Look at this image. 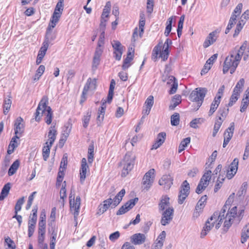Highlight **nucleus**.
Returning a JSON list of instances; mask_svg holds the SVG:
<instances>
[{
  "label": "nucleus",
  "instance_id": "obj_1",
  "mask_svg": "<svg viewBox=\"0 0 249 249\" xmlns=\"http://www.w3.org/2000/svg\"><path fill=\"white\" fill-rule=\"evenodd\" d=\"M247 41H245L238 49L235 47L230 52L229 55L226 57L224 62L223 73H226L229 70H230L231 74L235 71L245 51L247 49Z\"/></svg>",
  "mask_w": 249,
  "mask_h": 249
},
{
  "label": "nucleus",
  "instance_id": "obj_2",
  "mask_svg": "<svg viewBox=\"0 0 249 249\" xmlns=\"http://www.w3.org/2000/svg\"><path fill=\"white\" fill-rule=\"evenodd\" d=\"M135 159V156L132 152H127L125 154L124 159L119 164L120 166L123 167L121 174L122 177H126L132 170Z\"/></svg>",
  "mask_w": 249,
  "mask_h": 249
},
{
  "label": "nucleus",
  "instance_id": "obj_3",
  "mask_svg": "<svg viewBox=\"0 0 249 249\" xmlns=\"http://www.w3.org/2000/svg\"><path fill=\"white\" fill-rule=\"evenodd\" d=\"M207 91L206 88H197L191 93L189 98L192 101L196 102V110L202 105Z\"/></svg>",
  "mask_w": 249,
  "mask_h": 249
},
{
  "label": "nucleus",
  "instance_id": "obj_4",
  "mask_svg": "<svg viewBox=\"0 0 249 249\" xmlns=\"http://www.w3.org/2000/svg\"><path fill=\"white\" fill-rule=\"evenodd\" d=\"M211 175L212 171L208 170L202 176L196 190V192L197 194H201L208 186Z\"/></svg>",
  "mask_w": 249,
  "mask_h": 249
},
{
  "label": "nucleus",
  "instance_id": "obj_5",
  "mask_svg": "<svg viewBox=\"0 0 249 249\" xmlns=\"http://www.w3.org/2000/svg\"><path fill=\"white\" fill-rule=\"evenodd\" d=\"M69 200L70 210L71 212H74V217L75 218L78 215L79 213V209L81 205V198L79 196H77L76 197V199L74 200V196L72 195V192H71L69 196Z\"/></svg>",
  "mask_w": 249,
  "mask_h": 249
},
{
  "label": "nucleus",
  "instance_id": "obj_6",
  "mask_svg": "<svg viewBox=\"0 0 249 249\" xmlns=\"http://www.w3.org/2000/svg\"><path fill=\"white\" fill-rule=\"evenodd\" d=\"M155 169H150L145 174L142 179V187L144 189L148 190L152 186L155 178Z\"/></svg>",
  "mask_w": 249,
  "mask_h": 249
},
{
  "label": "nucleus",
  "instance_id": "obj_7",
  "mask_svg": "<svg viewBox=\"0 0 249 249\" xmlns=\"http://www.w3.org/2000/svg\"><path fill=\"white\" fill-rule=\"evenodd\" d=\"M48 104V98L47 96H44L38 104L35 113V120L38 122L40 120L41 116L44 112H45V107Z\"/></svg>",
  "mask_w": 249,
  "mask_h": 249
},
{
  "label": "nucleus",
  "instance_id": "obj_8",
  "mask_svg": "<svg viewBox=\"0 0 249 249\" xmlns=\"http://www.w3.org/2000/svg\"><path fill=\"white\" fill-rule=\"evenodd\" d=\"M138 201V198L137 197L129 200L120 208L119 210L117 212L116 214L117 215H119L126 213L131 210L136 205Z\"/></svg>",
  "mask_w": 249,
  "mask_h": 249
},
{
  "label": "nucleus",
  "instance_id": "obj_9",
  "mask_svg": "<svg viewBox=\"0 0 249 249\" xmlns=\"http://www.w3.org/2000/svg\"><path fill=\"white\" fill-rule=\"evenodd\" d=\"M173 214L174 208L172 207H169L164 211L162 213L161 224L163 226L168 224L173 219Z\"/></svg>",
  "mask_w": 249,
  "mask_h": 249
},
{
  "label": "nucleus",
  "instance_id": "obj_10",
  "mask_svg": "<svg viewBox=\"0 0 249 249\" xmlns=\"http://www.w3.org/2000/svg\"><path fill=\"white\" fill-rule=\"evenodd\" d=\"M113 203L114 202L111 198H109L104 200L103 202V204H101L99 206L97 214L101 215L104 213L110 207L112 209L115 208L116 206H114Z\"/></svg>",
  "mask_w": 249,
  "mask_h": 249
},
{
  "label": "nucleus",
  "instance_id": "obj_11",
  "mask_svg": "<svg viewBox=\"0 0 249 249\" xmlns=\"http://www.w3.org/2000/svg\"><path fill=\"white\" fill-rule=\"evenodd\" d=\"M146 240V236L141 233L134 234L130 237L131 242L135 245L143 244Z\"/></svg>",
  "mask_w": 249,
  "mask_h": 249
},
{
  "label": "nucleus",
  "instance_id": "obj_12",
  "mask_svg": "<svg viewBox=\"0 0 249 249\" xmlns=\"http://www.w3.org/2000/svg\"><path fill=\"white\" fill-rule=\"evenodd\" d=\"M238 159L235 158L229 166L227 172V177L228 179L232 178L237 172L238 166Z\"/></svg>",
  "mask_w": 249,
  "mask_h": 249
},
{
  "label": "nucleus",
  "instance_id": "obj_13",
  "mask_svg": "<svg viewBox=\"0 0 249 249\" xmlns=\"http://www.w3.org/2000/svg\"><path fill=\"white\" fill-rule=\"evenodd\" d=\"M219 32L216 30L210 33L203 43V47L207 48L215 42Z\"/></svg>",
  "mask_w": 249,
  "mask_h": 249
},
{
  "label": "nucleus",
  "instance_id": "obj_14",
  "mask_svg": "<svg viewBox=\"0 0 249 249\" xmlns=\"http://www.w3.org/2000/svg\"><path fill=\"white\" fill-rule=\"evenodd\" d=\"M173 178L170 175H163L159 180V183L160 185L164 186V188L169 189L173 184Z\"/></svg>",
  "mask_w": 249,
  "mask_h": 249
},
{
  "label": "nucleus",
  "instance_id": "obj_15",
  "mask_svg": "<svg viewBox=\"0 0 249 249\" xmlns=\"http://www.w3.org/2000/svg\"><path fill=\"white\" fill-rule=\"evenodd\" d=\"M15 128V134L18 135V134H21L24 131V124L23 119L21 117L17 118L15 121L14 124Z\"/></svg>",
  "mask_w": 249,
  "mask_h": 249
},
{
  "label": "nucleus",
  "instance_id": "obj_16",
  "mask_svg": "<svg viewBox=\"0 0 249 249\" xmlns=\"http://www.w3.org/2000/svg\"><path fill=\"white\" fill-rule=\"evenodd\" d=\"M166 139V133L160 132L158 134L155 142L153 144L151 149H157L164 142Z\"/></svg>",
  "mask_w": 249,
  "mask_h": 249
},
{
  "label": "nucleus",
  "instance_id": "obj_17",
  "mask_svg": "<svg viewBox=\"0 0 249 249\" xmlns=\"http://www.w3.org/2000/svg\"><path fill=\"white\" fill-rule=\"evenodd\" d=\"M170 198L167 196H163L160 198V201L159 203V211H164L165 209L170 207Z\"/></svg>",
  "mask_w": 249,
  "mask_h": 249
},
{
  "label": "nucleus",
  "instance_id": "obj_18",
  "mask_svg": "<svg viewBox=\"0 0 249 249\" xmlns=\"http://www.w3.org/2000/svg\"><path fill=\"white\" fill-rule=\"evenodd\" d=\"M96 79L94 78L92 79L90 78H89L84 86L83 91H84V93H88V91L89 89H96Z\"/></svg>",
  "mask_w": 249,
  "mask_h": 249
},
{
  "label": "nucleus",
  "instance_id": "obj_19",
  "mask_svg": "<svg viewBox=\"0 0 249 249\" xmlns=\"http://www.w3.org/2000/svg\"><path fill=\"white\" fill-rule=\"evenodd\" d=\"M19 138V137H18V135H15V136L12 138L7 149L8 154L10 155L12 154L14 152L15 149L18 147V143L16 140Z\"/></svg>",
  "mask_w": 249,
  "mask_h": 249
},
{
  "label": "nucleus",
  "instance_id": "obj_20",
  "mask_svg": "<svg viewBox=\"0 0 249 249\" xmlns=\"http://www.w3.org/2000/svg\"><path fill=\"white\" fill-rule=\"evenodd\" d=\"M220 97H215L211 105L210 109L209 111V116H211L215 111L220 103Z\"/></svg>",
  "mask_w": 249,
  "mask_h": 249
},
{
  "label": "nucleus",
  "instance_id": "obj_21",
  "mask_svg": "<svg viewBox=\"0 0 249 249\" xmlns=\"http://www.w3.org/2000/svg\"><path fill=\"white\" fill-rule=\"evenodd\" d=\"M43 114L45 116V122L47 124H51L53 118V111L50 107L46 105L45 107V112Z\"/></svg>",
  "mask_w": 249,
  "mask_h": 249
},
{
  "label": "nucleus",
  "instance_id": "obj_22",
  "mask_svg": "<svg viewBox=\"0 0 249 249\" xmlns=\"http://www.w3.org/2000/svg\"><path fill=\"white\" fill-rule=\"evenodd\" d=\"M57 135V131L54 129V125L51 126L49 128L48 132V141L49 144L53 145V143L55 141Z\"/></svg>",
  "mask_w": 249,
  "mask_h": 249
},
{
  "label": "nucleus",
  "instance_id": "obj_23",
  "mask_svg": "<svg viewBox=\"0 0 249 249\" xmlns=\"http://www.w3.org/2000/svg\"><path fill=\"white\" fill-rule=\"evenodd\" d=\"M234 130V123L232 122L230 124V126L226 130L224 133V138L230 141L233 136Z\"/></svg>",
  "mask_w": 249,
  "mask_h": 249
},
{
  "label": "nucleus",
  "instance_id": "obj_24",
  "mask_svg": "<svg viewBox=\"0 0 249 249\" xmlns=\"http://www.w3.org/2000/svg\"><path fill=\"white\" fill-rule=\"evenodd\" d=\"M125 193V190L123 189L117 194L113 199H112L114 202V206H117L119 204L122 200L123 197L124 196Z\"/></svg>",
  "mask_w": 249,
  "mask_h": 249
},
{
  "label": "nucleus",
  "instance_id": "obj_25",
  "mask_svg": "<svg viewBox=\"0 0 249 249\" xmlns=\"http://www.w3.org/2000/svg\"><path fill=\"white\" fill-rule=\"evenodd\" d=\"M46 145L43 147L42 149V156L45 161H46L49 157L50 149L52 146L50 144H49V142H47L45 143Z\"/></svg>",
  "mask_w": 249,
  "mask_h": 249
},
{
  "label": "nucleus",
  "instance_id": "obj_26",
  "mask_svg": "<svg viewBox=\"0 0 249 249\" xmlns=\"http://www.w3.org/2000/svg\"><path fill=\"white\" fill-rule=\"evenodd\" d=\"M181 102V96L179 95H176L173 97L171 105L169 106L170 110H174L175 107L178 105Z\"/></svg>",
  "mask_w": 249,
  "mask_h": 249
},
{
  "label": "nucleus",
  "instance_id": "obj_27",
  "mask_svg": "<svg viewBox=\"0 0 249 249\" xmlns=\"http://www.w3.org/2000/svg\"><path fill=\"white\" fill-rule=\"evenodd\" d=\"M10 188L11 184L10 183H7L4 185L0 195V200L4 199L7 196Z\"/></svg>",
  "mask_w": 249,
  "mask_h": 249
},
{
  "label": "nucleus",
  "instance_id": "obj_28",
  "mask_svg": "<svg viewBox=\"0 0 249 249\" xmlns=\"http://www.w3.org/2000/svg\"><path fill=\"white\" fill-rule=\"evenodd\" d=\"M19 166V161L18 160H15L10 167L8 170V175L11 176L16 173Z\"/></svg>",
  "mask_w": 249,
  "mask_h": 249
},
{
  "label": "nucleus",
  "instance_id": "obj_29",
  "mask_svg": "<svg viewBox=\"0 0 249 249\" xmlns=\"http://www.w3.org/2000/svg\"><path fill=\"white\" fill-rule=\"evenodd\" d=\"M162 45L160 43L158 44L153 49L152 54V59L156 61L158 58V55L161 52Z\"/></svg>",
  "mask_w": 249,
  "mask_h": 249
},
{
  "label": "nucleus",
  "instance_id": "obj_30",
  "mask_svg": "<svg viewBox=\"0 0 249 249\" xmlns=\"http://www.w3.org/2000/svg\"><path fill=\"white\" fill-rule=\"evenodd\" d=\"M66 186V184L65 181L62 184V188L60 191V199L62 200V201H60V202L63 206L64 205L65 199L67 197Z\"/></svg>",
  "mask_w": 249,
  "mask_h": 249
},
{
  "label": "nucleus",
  "instance_id": "obj_31",
  "mask_svg": "<svg viewBox=\"0 0 249 249\" xmlns=\"http://www.w3.org/2000/svg\"><path fill=\"white\" fill-rule=\"evenodd\" d=\"M111 6V5L110 1H107L106 2V5L105 6L102 14L101 15L102 18H106L108 17Z\"/></svg>",
  "mask_w": 249,
  "mask_h": 249
},
{
  "label": "nucleus",
  "instance_id": "obj_32",
  "mask_svg": "<svg viewBox=\"0 0 249 249\" xmlns=\"http://www.w3.org/2000/svg\"><path fill=\"white\" fill-rule=\"evenodd\" d=\"M48 47L49 45L47 44V43L43 42L42 47L40 48L38 52L37 57L42 59L46 53Z\"/></svg>",
  "mask_w": 249,
  "mask_h": 249
},
{
  "label": "nucleus",
  "instance_id": "obj_33",
  "mask_svg": "<svg viewBox=\"0 0 249 249\" xmlns=\"http://www.w3.org/2000/svg\"><path fill=\"white\" fill-rule=\"evenodd\" d=\"M190 185L187 180H184L180 186L179 193L182 194H189L190 193Z\"/></svg>",
  "mask_w": 249,
  "mask_h": 249
},
{
  "label": "nucleus",
  "instance_id": "obj_34",
  "mask_svg": "<svg viewBox=\"0 0 249 249\" xmlns=\"http://www.w3.org/2000/svg\"><path fill=\"white\" fill-rule=\"evenodd\" d=\"M240 95L239 92L233 90L232 94L230 99V102L228 103V107H231L238 100Z\"/></svg>",
  "mask_w": 249,
  "mask_h": 249
},
{
  "label": "nucleus",
  "instance_id": "obj_35",
  "mask_svg": "<svg viewBox=\"0 0 249 249\" xmlns=\"http://www.w3.org/2000/svg\"><path fill=\"white\" fill-rule=\"evenodd\" d=\"M190 138L187 137L185 139H184L181 142L178 146V153H181L184 150L185 147H186L187 146V145L190 142Z\"/></svg>",
  "mask_w": 249,
  "mask_h": 249
},
{
  "label": "nucleus",
  "instance_id": "obj_36",
  "mask_svg": "<svg viewBox=\"0 0 249 249\" xmlns=\"http://www.w3.org/2000/svg\"><path fill=\"white\" fill-rule=\"evenodd\" d=\"M49 232L51 233V242H54L56 243V238L57 234V230L56 229L55 227L52 226L50 229H49Z\"/></svg>",
  "mask_w": 249,
  "mask_h": 249
},
{
  "label": "nucleus",
  "instance_id": "obj_37",
  "mask_svg": "<svg viewBox=\"0 0 249 249\" xmlns=\"http://www.w3.org/2000/svg\"><path fill=\"white\" fill-rule=\"evenodd\" d=\"M55 38V35L53 33V31H46L45 41L43 42L47 43L49 45V43Z\"/></svg>",
  "mask_w": 249,
  "mask_h": 249
},
{
  "label": "nucleus",
  "instance_id": "obj_38",
  "mask_svg": "<svg viewBox=\"0 0 249 249\" xmlns=\"http://www.w3.org/2000/svg\"><path fill=\"white\" fill-rule=\"evenodd\" d=\"M179 123V114L175 113L171 116V124L173 126H177Z\"/></svg>",
  "mask_w": 249,
  "mask_h": 249
},
{
  "label": "nucleus",
  "instance_id": "obj_39",
  "mask_svg": "<svg viewBox=\"0 0 249 249\" xmlns=\"http://www.w3.org/2000/svg\"><path fill=\"white\" fill-rule=\"evenodd\" d=\"M139 21V35L140 37H141L144 32V26L145 25V18L144 15H141Z\"/></svg>",
  "mask_w": 249,
  "mask_h": 249
},
{
  "label": "nucleus",
  "instance_id": "obj_40",
  "mask_svg": "<svg viewBox=\"0 0 249 249\" xmlns=\"http://www.w3.org/2000/svg\"><path fill=\"white\" fill-rule=\"evenodd\" d=\"M173 20V17L169 18L166 22V27L164 32V35L166 36H168L172 30V24Z\"/></svg>",
  "mask_w": 249,
  "mask_h": 249
},
{
  "label": "nucleus",
  "instance_id": "obj_41",
  "mask_svg": "<svg viewBox=\"0 0 249 249\" xmlns=\"http://www.w3.org/2000/svg\"><path fill=\"white\" fill-rule=\"evenodd\" d=\"M12 101L10 98L5 99L3 104V113L6 115L9 111L11 105Z\"/></svg>",
  "mask_w": 249,
  "mask_h": 249
},
{
  "label": "nucleus",
  "instance_id": "obj_42",
  "mask_svg": "<svg viewBox=\"0 0 249 249\" xmlns=\"http://www.w3.org/2000/svg\"><path fill=\"white\" fill-rule=\"evenodd\" d=\"M91 112H87L86 114L85 115L82 119L83 126L86 128L89 125V122L90 119Z\"/></svg>",
  "mask_w": 249,
  "mask_h": 249
},
{
  "label": "nucleus",
  "instance_id": "obj_43",
  "mask_svg": "<svg viewBox=\"0 0 249 249\" xmlns=\"http://www.w3.org/2000/svg\"><path fill=\"white\" fill-rule=\"evenodd\" d=\"M133 56H127L124 60V63L122 65V69L123 70L125 71L130 66V62L133 60Z\"/></svg>",
  "mask_w": 249,
  "mask_h": 249
},
{
  "label": "nucleus",
  "instance_id": "obj_44",
  "mask_svg": "<svg viewBox=\"0 0 249 249\" xmlns=\"http://www.w3.org/2000/svg\"><path fill=\"white\" fill-rule=\"evenodd\" d=\"M245 83V80L244 78H241L237 83L233 90L239 92L240 93L242 91V88Z\"/></svg>",
  "mask_w": 249,
  "mask_h": 249
},
{
  "label": "nucleus",
  "instance_id": "obj_45",
  "mask_svg": "<svg viewBox=\"0 0 249 249\" xmlns=\"http://www.w3.org/2000/svg\"><path fill=\"white\" fill-rule=\"evenodd\" d=\"M71 129V124L70 123H68L66 124L64 126V128L63 131L62 135L64 137H65L66 139H67L68 137Z\"/></svg>",
  "mask_w": 249,
  "mask_h": 249
},
{
  "label": "nucleus",
  "instance_id": "obj_46",
  "mask_svg": "<svg viewBox=\"0 0 249 249\" xmlns=\"http://www.w3.org/2000/svg\"><path fill=\"white\" fill-rule=\"evenodd\" d=\"M207 200V196L204 195L202 196L200 199L199 200L198 202L197 203V205L196 207V210L199 209H202L204 206H205V202Z\"/></svg>",
  "mask_w": 249,
  "mask_h": 249
},
{
  "label": "nucleus",
  "instance_id": "obj_47",
  "mask_svg": "<svg viewBox=\"0 0 249 249\" xmlns=\"http://www.w3.org/2000/svg\"><path fill=\"white\" fill-rule=\"evenodd\" d=\"M24 202V198L22 197L19 198L17 202L15 207V213L17 214L18 211L21 209V206Z\"/></svg>",
  "mask_w": 249,
  "mask_h": 249
},
{
  "label": "nucleus",
  "instance_id": "obj_48",
  "mask_svg": "<svg viewBox=\"0 0 249 249\" xmlns=\"http://www.w3.org/2000/svg\"><path fill=\"white\" fill-rule=\"evenodd\" d=\"M112 45L114 51L118 52L119 51H123V46L119 41L113 40L112 42Z\"/></svg>",
  "mask_w": 249,
  "mask_h": 249
},
{
  "label": "nucleus",
  "instance_id": "obj_49",
  "mask_svg": "<svg viewBox=\"0 0 249 249\" xmlns=\"http://www.w3.org/2000/svg\"><path fill=\"white\" fill-rule=\"evenodd\" d=\"M249 105V100H246L244 98H243L242 102H241V104L240 111L241 112H244L245 111H246Z\"/></svg>",
  "mask_w": 249,
  "mask_h": 249
},
{
  "label": "nucleus",
  "instance_id": "obj_50",
  "mask_svg": "<svg viewBox=\"0 0 249 249\" xmlns=\"http://www.w3.org/2000/svg\"><path fill=\"white\" fill-rule=\"evenodd\" d=\"M169 53V50L167 48H165V49H163L162 51H161L159 57H160L163 61H165L168 57Z\"/></svg>",
  "mask_w": 249,
  "mask_h": 249
},
{
  "label": "nucleus",
  "instance_id": "obj_51",
  "mask_svg": "<svg viewBox=\"0 0 249 249\" xmlns=\"http://www.w3.org/2000/svg\"><path fill=\"white\" fill-rule=\"evenodd\" d=\"M229 113V108L227 107L220 108L218 110V113L220 114V116L222 119H225V118L227 116Z\"/></svg>",
  "mask_w": 249,
  "mask_h": 249
},
{
  "label": "nucleus",
  "instance_id": "obj_52",
  "mask_svg": "<svg viewBox=\"0 0 249 249\" xmlns=\"http://www.w3.org/2000/svg\"><path fill=\"white\" fill-rule=\"evenodd\" d=\"M38 239H37L38 243L40 247H41L43 249L44 248V245L46 244V243L45 244L43 243L44 239H45V234H43L42 233H38Z\"/></svg>",
  "mask_w": 249,
  "mask_h": 249
},
{
  "label": "nucleus",
  "instance_id": "obj_53",
  "mask_svg": "<svg viewBox=\"0 0 249 249\" xmlns=\"http://www.w3.org/2000/svg\"><path fill=\"white\" fill-rule=\"evenodd\" d=\"M145 107L151 108L154 104V97L153 96H149L145 102Z\"/></svg>",
  "mask_w": 249,
  "mask_h": 249
},
{
  "label": "nucleus",
  "instance_id": "obj_54",
  "mask_svg": "<svg viewBox=\"0 0 249 249\" xmlns=\"http://www.w3.org/2000/svg\"><path fill=\"white\" fill-rule=\"evenodd\" d=\"M227 206L225 204L222 207L221 212L219 213L218 219H220V221H222L226 217H225V213L227 209Z\"/></svg>",
  "mask_w": 249,
  "mask_h": 249
},
{
  "label": "nucleus",
  "instance_id": "obj_55",
  "mask_svg": "<svg viewBox=\"0 0 249 249\" xmlns=\"http://www.w3.org/2000/svg\"><path fill=\"white\" fill-rule=\"evenodd\" d=\"M5 242L7 244L9 248L12 249H15L16 248V245L14 241L9 237L5 238Z\"/></svg>",
  "mask_w": 249,
  "mask_h": 249
},
{
  "label": "nucleus",
  "instance_id": "obj_56",
  "mask_svg": "<svg viewBox=\"0 0 249 249\" xmlns=\"http://www.w3.org/2000/svg\"><path fill=\"white\" fill-rule=\"evenodd\" d=\"M232 218L231 217H227L226 220L224 222V231L226 232L231 225V220Z\"/></svg>",
  "mask_w": 249,
  "mask_h": 249
},
{
  "label": "nucleus",
  "instance_id": "obj_57",
  "mask_svg": "<svg viewBox=\"0 0 249 249\" xmlns=\"http://www.w3.org/2000/svg\"><path fill=\"white\" fill-rule=\"evenodd\" d=\"M189 195L179 193L178 196V203L179 204H182Z\"/></svg>",
  "mask_w": 249,
  "mask_h": 249
},
{
  "label": "nucleus",
  "instance_id": "obj_58",
  "mask_svg": "<svg viewBox=\"0 0 249 249\" xmlns=\"http://www.w3.org/2000/svg\"><path fill=\"white\" fill-rule=\"evenodd\" d=\"M106 21H107V20L105 19V18H101V22H100V31L101 32V33H105Z\"/></svg>",
  "mask_w": 249,
  "mask_h": 249
},
{
  "label": "nucleus",
  "instance_id": "obj_59",
  "mask_svg": "<svg viewBox=\"0 0 249 249\" xmlns=\"http://www.w3.org/2000/svg\"><path fill=\"white\" fill-rule=\"evenodd\" d=\"M46 232V223L38 222V233H42L45 234Z\"/></svg>",
  "mask_w": 249,
  "mask_h": 249
},
{
  "label": "nucleus",
  "instance_id": "obj_60",
  "mask_svg": "<svg viewBox=\"0 0 249 249\" xmlns=\"http://www.w3.org/2000/svg\"><path fill=\"white\" fill-rule=\"evenodd\" d=\"M120 236V233L118 231H116L111 233L109 237V240L112 242L115 241Z\"/></svg>",
  "mask_w": 249,
  "mask_h": 249
},
{
  "label": "nucleus",
  "instance_id": "obj_61",
  "mask_svg": "<svg viewBox=\"0 0 249 249\" xmlns=\"http://www.w3.org/2000/svg\"><path fill=\"white\" fill-rule=\"evenodd\" d=\"M214 221L211 223L209 219H208L207 221L205 223V225L203 228V229L207 231H209L211 228L213 227Z\"/></svg>",
  "mask_w": 249,
  "mask_h": 249
},
{
  "label": "nucleus",
  "instance_id": "obj_62",
  "mask_svg": "<svg viewBox=\"0 0 249 249\" xmlns=\"http://www.w3.org/2000/svg\"><path fill=\"white\" fill-rule=\"evenodd\" d=\"M236 211H237V207L236 206L233 207L230 212H228V213L226 214V218H227V217H234V216L236 214Z\"/></svg>",
  "mask_w": 249,
  "mask_h": 249
},
{
  "label": "nucleus",
  "instance_id": "obj_63",
  "mask_svg": "<svg viewBox=\"0 0 249 249\" xmlns=\"http://www.w3.org/2000/svg\"><path fill=\"white\" fill-rule=\"evenodd\" d=\"M166 237V232L165 231H162L160 235L158 236L157 239L156 240V242H160L162 243L163 245V243Z\"/></svg>",
  "mask_w": 249,
  "mask_h": 249
},
{
  "label": "nucleus",
  "instance_id": "obj_64",
  "mask_svg": "<svg viewBox=\"0 0 249 249\" xmlns=\"http://www.w3.org/2000/svg\"><path fill=\"white\" fill-rule=\"evenodd\" d=\"M63 0H59V1L57 2L55 10V11L58 12H61L62 13V11L63 10Z\"/></svg>",
  "mask_w": 249,
  "mask_h": 249
}]
</instances>
